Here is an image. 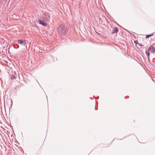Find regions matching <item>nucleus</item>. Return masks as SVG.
<instances>
[{"label": "nucleus", "instance_id": "9d476101", "mask_svg": "<svg viewBox=\"0 0 155 155\" xmlns=\"http://www.w3.org/2000/svg\"><path fill=\"white\" fill-rule=\"evenodd\" d=\"M4 1H5V2H6V1H7V0H4Z\"/></svg>", "mask_w": 155, "mask_h": 155}, {"label": "nucleus", "instance_id": "39448f33", "mask_svg": "<svg viewBox=\"0 0 155 155\" xmlns=\"http://www.w3.org/2000/svg\"><path fill=\"white\" fill-rule=\"evenodd\" d=\"M38 23L44 26H46L47 25V24L46 22H44L41 20H38Z\"/></svg>", "mask_w": 155, "mask_h": 155}, {"label": "nucleus", "instance_id": "f03ea898", "mask_svg": "<svg viewBox=\"0 0 155 155\" xmlns=\"http://www.w3.org/2000/svg\"><path fill=\"white\" fill-rule=\"evenodd\" d=\"M50 15L47 12L45 13L43 17V20L46 21H49L50 19Z\"/></svg>", "mask_w": 155, "mask_h": 155}, {"label": "nucleus", "instance_id": "20e7f679", "mask_svg": "<svg viewBox=\"0 0 155 155\" xmlns=\"http://www.w3.org/2000/svg\"><path fill=\"white\" fill-rule=\"evenodd\" d=\"M149 51L153 53L155 52V48L153 47V45H151L148 48Z\"/></svg>", "mask_w": 155, "mask_h": 155}, {"label": "nucleus", "instance_id": "0eeeda50", "mask_svg": "<svg viewBox=\"0 0 155 155\" xmlns=\"http://www.w3.org/2000/svg\"><path fill=\"white\" fill-rule=\"evenodd\" d=\"M146 54L147 55L148 57L147 58L148 59H149V55H150V53L149 52V50L148 49L147 51H146Z\"/></svg>", "mask_w": 155, "mask_h": 155}, {"label": "nucleus", "instance_id": "f257e3e1", "mask_svg": "<svg viewBox=\"0 0 155 155\" xmlns=\"http://www.w3.org/2000/svg\"><path fill=\"white\" fill-rule=\"evenodd\" d=\"M67 31V30L66 28L62 25H61L58 28V33L62 35H65Z\"/></svg>", "mask_w": 155, "mask_h": 155}, {"label": "nucleus", "instance_id": "423d86ee", "mask_svg": "<svg viewBox=\"0 0 155 155\" xmlns=\"http://www.w3.org/2000/svg\"><path fill=\"white\" fill-rule=\"evenodd\" d=\"M118 31V29L117 28L115 27L112 31V33L114 34L115 33L117 32Z\"/></svg>", "mask_w": 155, "mask_h": 155}, {"label": "nucleus", "instance_id": "7ed1b4c3", "mask_svg": "<svg viewBox=\"0 0 155 155\" xmlns=\"http://www.w3.org/2000/svg\"><path fill=\"white\" fill-rule=\"evenodd\" d=\"M18 43L19 44H21V45L25 46L26 43V41L25 40H19L18 41Z\"/></svg>", "mask_w": 155, "mask_h": 155}, {"label": "nucleus", "instance_id": "6e6552de", "mask_svg": "<svg viewBox=\"0 0 155 155\" xmlns=\"http://www.w3.org/2000/svg\"><path fill=\"white\" fill-rule=\"evenodd\" d=\"M153 35V34L150 35H146V38H148L149 37L152 36Z\"/></svg>", "mask_w": 155, "mask_h": 155}, {"label": "nucleus", "instance_id": "1a4fd4ad", "mask_svg": "<svg viewBox=\"0 0 155 155\" xmlns=\"http://www.w3.org/2000/svg\"><path fill=\"white\" fill-rule=\"evenodd\" d=\"M10 78L11 79H14L15 77L13 75H12L10 76Z\"/></svg>", "mask_w": 155, "mask_h": 155}]
</instances>
